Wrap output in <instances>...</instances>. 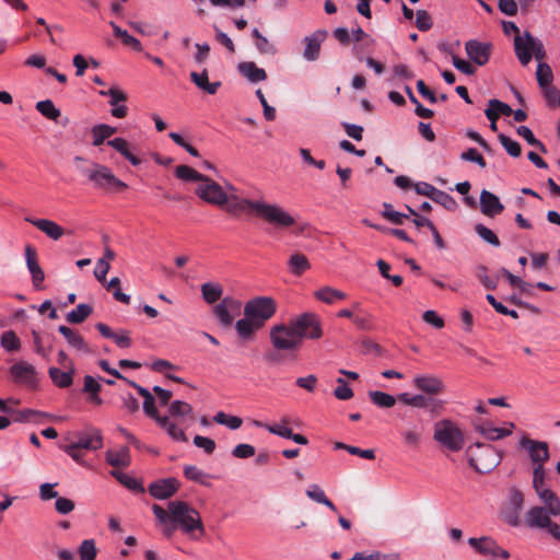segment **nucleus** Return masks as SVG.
<instances>
[{
    "mask_svg": "<svg viewBox=\"0 0 560 560\" xmlns=\"http://www.w3.org/2000/svg\"><path fill=\"white\" fill-rule=\"evenodd\" d=\"M322 336L320 319L312 312L302 313L288 323L276 324L269 331L272 348L288 355H295L301 350L304 339L317 340Z\"/></svg>",
    "mask_w": 560,
    "mask_h": 560,
    "instance_id": "1",
    "label": "nucleus"
},
{
    "mask_svg": "<svg viewBox=\"0 0 560 560\" xmlns=\"http://www.w3.org/2000/svg\"><path fill=\"white\" fill-rule=\"evenodd\" d=\"M228 199L222 209L233 217L244 213L254 214L277 229H289L296 222L290 212L277 203H268L262 199L242 198L235 194H228Z\"/></svg>",
    "mask_w": 560,
    "mask_h": 560,
    "instance_id": "2",
    "label": "nucleus"
},
{
    "mask_svg": "<svg viewBox=\"0 0 560 560\" xmlns=\"http://www.w3.org/2000/svg\"><path fill=\"white\" fill-rule=\"evenodd\" d=\"M278 304L271 296H255L244 305V318L236 320L235 331L240 339H254L255 334L277 313Z\"/></svg>",
    "mask_w": 560,
    "mask_h": 560,
    "instance_id": "3",
    "label": "nucleus"
},
{
    "mask_svg": "<svg viewBox=\"0 0 560 560\" xmlns=\"http://www.w3.org/2000/svg\"><path fill=\"white\" fill-rule=\"evenodd\" d=\"M167 511L178 525L179 530L189 539L198 541L205 536L206 528L201 515L188 502L183 500L170 501Z\"/></svg>",
    "mask_w": 560,
    "mask_h": 560,
    "instance_id": "4",
    "label": "nucleus"
},
{
    "mask_svg": "<svg viewBox=\"0 0 560 560\" xmlns=\"http://www.w3.org/2000/svg\"><path fill=\"white\" fill-rule=\"evenodd\" d=\"M433 440L442 450L457 453L464 448L465 434L457 422L443 418L433 424Z\"/></svg>",
    "mask_w": 560,
    "mask_h": 560,
    "instance_id": "5",
    "label": "nucleus"
},
{
    "mask_svg": "<svg viewBox=\"0 0 560 560\" xmlns=\"http://www.w3.org/2000/svg\"><path fill=\"white\" fill-rule=\"evenodd\" d=\"M82 173L96 189L120 192L128 188V185L120 180L106 165L94 163L91 168H84Z\"/></svg>",
    "mask_w": 560,
    "mask_h": 560,
    "instance_id": "6",
    "label": "nucleus"
},
{
    "mask_svg": "<svg viewBox=\"0 0 560 560\" xmlns=\"http://www.w3.org/2000/svg\"><path fill=\"white\" fill-rule=\"evenodd\" d=\"M468 454L469 465L479 474L491 472L502 460V454L489 444L476 443Z\"/></svg>",
    "mask_w": 560,
    "mask_h": 560,
    "instance_id": "7",
    "label": "nucleus"
},
{
    "mask_svg": "<svg viewBox=\"0 0 560 560\" xmlns=\"http://www.w3.org/2000/svg\"><path fill=\"white\" fill-rule=\"evenodd\" d=\"M514 50L522 66H527L533 56L538 61H541L546 57L542 43L535 38L529 32H524L522 35L515 36Z\"/></svg>",
    "mask_w": 560,
    "mask_h": 560,
    "instance_id": "8",
    "label": "nucleus"
},
{
    "mask_svg": "<svg viewBox=\"0 0 560 560\" xmlns=\"http://www.w3.org/2000/svg\"><path fill=\"white\" fill-rule=\"evenodd\" d=\"M552 517L555 516L549 512V509L534 505L526 512L524 522L528 528L544 529L560 542V524L553 522Z\"/></svg>",
    "mask_w": 560,
    "mask_h": 560,
    "instance_id": "9",
    "label": "nucleus"
},
{
    "mask_svg": "<svg viewBox=\"0 0 560 560\" xmlns=\"http://www.w3.org/2000/svg\"><path fill=\"white\" fill-rule=\"evenodd\" d=\"M195 194L202 201L219 208H223L224 205L229 201L228 191H225L220 184L208 176H206L205 179L197 185L195 188Z\"/></svg>",
    "mask_w": 560,
    "mask_h": 560,
    "instance_id": "10",
    "label": "nucleus"
},
{
    "mask_svg": "<svg viewBox=\"0 0 560 560\" xmlns=\"http://www.w3.org/2000/svg\"><path fill=\"white\" fill-rule=\"evenodd\" d=\"M524 502L525 497L523 492L514 486L511 487L508 491L506 504L502 510V517L506 524L512 527H517L522 524L521 513Z\"/></svg>",
    "mask_w": 560,
    "mask_h": 560,
    "instance_id": "11",
    "label": "nucleus"
},
{
    "mask_svg": "<svg viewBox=\"0 0 560 560\" xmlns=\"http://www.w3.org/2000/svg\"><path fill=\"white\" fill-rule=\"evenodd\" d=\"M468 544L478 553L488 558L487 560H508L510 557L509 551L490 537L469 538Z\"/></svg>",
    "mask_w": 560,
    "mask_h": 560,
    "instance_id": "12",
    "label": "nucleus"
},
{
    "mask_svg": "<svg viewBox=\"0 0 560 560\" xmlns=\"http://www.w3.org/2000/svg\"><path fill=\"white\" fill-rule=\"evenodd\" d=\"M10 375L14 383L35 389L38 385V374L35 366L26 361H19L11 365Z\"/></svg>",
    "mask_w": 560,
    "mask_h": 560,
    "instance_id": "13",
    "label": "nucleus"
},
{
    "mask_svg": "<svg viewBox=\"0 0 560 560\" xmlns=\"http://www.w3.org/2000/svg\"><path fill=\"white\" fill-rule=\"evenodd\" d=\"M241 301L232 298H223L214 307L213 314L223 327H229L233 324L234 318L241 314Z\"/></svg>",
    "mask_w": 560,
    "mask_h": 560,
    "instance_id": "14",
    "label": "nucleus"
},
{
    "mask_svg": "<svg viewBox=\"0 0 560 560\" xmlns=\"http://www.w3.org/2000/svg\"><path fill=\"white\" fill-rule=\"evenodd\" d=\"M520 446L527 452L533 467L545 466V463L549 459V446L547 442L524 436L520 441Z\"/></svg>",
    "mask_w": 560,
    "mask_h": 560,
    "instance_id": "15",
    "label": "nucleus"
},
{
    "mask_svg": "<svg viewBox=\"0 0 560 560\" xmlns=\"http://www.w3.org/2000/svg\"><path fill=\"white\" fill-rule=\"evenodd\" d=\"M397 399L407 406L422 409L429 408L432 412H439L444 408L443 400L427 397L422 394L410 395L408 393H401L397 396Z\"/></svg>",
    "mask_w": 560,
    "mask_h": 560,
    "instance_id": "16",
    "label": "nucleus"
},
{
    "mask_svg": "<svg viewBox=\"0 0 560 560\" xmlns=\"http://www.w3.org/2000/svg\"><path fill=\"white\" fill-rule=\"evenodd\" d=\"M101 96L109 97V105L112 106L110 114L115 118H125L128 114V107L125 105L127 94L118 86H112L108 90L98 91Z\"/></svg>",
    "mask_w": 560,
    "mask_h": 560,
    "instance_id": "17",
    "label": "nucleus"
},
{
    "mask_svg": "<svg viewBox=\"0 0 560 560\" xmlns=\"http://www.w3.org/2000/svg\"><path fill=\"white\" fill-rule=\"evenodd\" d=\"M180 483L176 478L170 477L159 479L148 487L150 495L158 500L172 498L179 489Z\"/></svg>",
    "mask_w": 560,
    "mask_h": 560,
    "instance_id": "18",
    "label": "nucleus"
},
{
    "mask_svg": "<svg viewBox=\"0 0 560 560\" xmlns=\"http://www.w3.org/2000/svg\"><path fill=\"white\" fill-rule=\"evenodd\" d=\"M465 50L472 62L485 66L490 59L491 45L471 39L465 44Z\"/></svg>",
    "mask_w": 560,
    "mask_h": 560,
    "instance_id": "19",
    "label": "nucleus"
},
{
    "mask_svg": "<svg viewBox=\"0 0 560 560\" xmlns=\"http://www.w3.org/2000/svg\"><path fill=\"white\" fill-rule=\"evenodd\" d=\"M327 37V31L317 30L304 38L305 48L303 57L307 61H315L319 58L320 47Z\"/></svg>",
    "mask_w": 560,
    "mask_h": 560,
    "instance_id": "20",
    "label": "nucleus"
},
{
    "mask_svg": "<svg viewBox=\"0 0 560 560\" xmlns=\"http://www.w3.org/2000/svg\"><path fill=\"white\" fill-rule=\"evenodd\" d=\"M412 384L427 395H439L445 389L444 382L434 375H417L413 377Z\"/></svg>",
    "mask_w": 560,
    "mask_h": 560,
    "instance_id": "21",
    "label": "nucleus"
},
{
    "mask_svg": "<svg viewBox=\"0 0 560 560\" xmlns=\"http://www.w3.org/2000/svg\"><path fill=\"white\" fill-rule=\"evenodd\" d=\"M24 252H25L26 266H27V269L32 277V283L36 289H40L42 283L44 282V279H45V275L38 264L37 252L31 245H26Z\"/></svg>",
    "mask_w": 560,
    "mask_h": 560,
    "instance_id": "22",
    "label": "nucleus"
},
{
    "mask_svg": "<svg viewBox=\"0 0 560 560\" xmlns=\"http://www.w3.org/2000/svg\"><path fill=\"white\" fill-rule=\"evenodd\" d=\"M152 512L155 516L156 523L162 526V534L165 538H171L177 529H179L176 522L171 517L172 515L159 504L152 505Z\"/></svg>",
    "mask_w": 560,
    "mask_h": 560,
    "instance_id": "23",
    "label": "nucleus"
},
{
    "mask_svg": "<svg viewBox=\"0 0 560 560\" xmlns=\"http://www.w3.org/2000/svg\"><path fill=\"white\" fill-rule=\"evenodd\" d=\"M514 423H509V427L498 428L490 422H476L475 430L482 434L486 439L495 441L503 439L512 433Z\"/></svg>",
    "mask_w": 560,
    "mask_h": 560,
    "instance_id": "24",
    "label": "nucleus"
},
{
    "mask_svg": "<svg viewBox=\"0 0 560 560\" xmlns=\"http://www.w3.org/2000/svg\"><path fill=\"white\" fill-rule=\"evenodd\" d=\"M480 210L485 215L495 217L504 210L499 197L483 189L480 194Z\"/></svg>",
    "mask_w": 560,
    "mask_h": 560,
    "instance_id": "25",
    "label": "nucleus"
},
{
    "mask_svg": "<svg viewBox=\"0 0 560 560\" xmlns=\"http://www.w3.org/2000/svg\"><path fill=\"white\" fill-rule=\"evenodd\" d=\"M25 221L36 226L40 232L45 233L54 241H58L65 234L63 228L52 220L25 218Z\"/></svg>",
    "mask_w": 560,
    "mask_h": 560,
    "instance_id": "26",
    "label": "nucleus"
},
{
    "mask_svg": "<svg viewBox=\"0 0 560 560\" xmlns=\"http://www.w3.org/2000/svg\"><path fill=\"white\" fill-rule=\"evenodd\" d=\"M72 445L78 448L96 451L103 446V436L98 429H90L85 433H81L79 440Z\"/></svg>",
    "mask_w": 560,
    "mask_h": 560,
    "instance_id": "27",
    "label": "nucleus"
},
{
    "mask_svg": "<svg viewBox=\"0 0 560 560\" xmlns=\"http://www.w3.org/2000/svg\"><path fill=\"white\" fill-rule=\"evenodd\" d=\"M238 72L249 82L257 83L267 79V73L262 68L257 67L254 61H243L237 66Z\"/></svg>",
    "mask_w": 560,
    "mask_h": 560,
    "instance_id": "28",
    "label": "nucleus"
},
{
    "mask_svg": "<svg viewBox=\"0 0 560 560\" xmlns=\"http://www.w3.org/2000/svg\"><path fill=\"white\" fill-rule=\"evenodd\" d=\"M106 143L107 145L116 150L118 153H120L133 166H138L141 164V160L132 152L130 144L126 139L114 138L112 140H107Z\"/></svg>",
    "mask_w": 560,
    "mask_h": 560,
    "instance_id": "29",
    "label": "nucleus"
},
{
    "mask_svg": "<svg viewBox=\"0 0 560 560\" xmlns=\"http://www.w3.org/2000/svg\"><path fill=\"white\" fill-rule=\"evenodd\" d=\"M105 458L115 468H126L130 465V451L127 446H122L119 450H108Z\"/></svg>",
    "mask_w": 560,
    "mask_h": 560,
    "instance_id": "30",
    "label": "nucleus"
},
{
    "mask_svg": "<svg viewBox=\"0 0 560 560\" xmlns=\"http://www.w3.org/2000/svg\"><path fill=\"white\" fill-rule=\"evenodd\" d=\"M537 497L544 505L542 508L549 509L553 516L560 515V499L555 491L549 488L541 489L536 492Z\"/></svg>",
    "mask_w": 560,
    "mask_h": 560,
    "instance_id": "31",
    "label": "nucleus"
},
{
    "mask_svg": "<svg viewBox=\"0 0 560 560\" xmlns=\"http://www.w3.org/2000/svg\"><path fill=\"white\" fill-rule=\"evenodd\" d=\"M156 423L166 431L168 436L175 442H187V436L182 428L177 425L176 422L170 419V417L164 416L158 418Z\"/></svg>",
    "mask_w": 560,
    "mask_h": 560,
    "instance_id": "32",
    "label": "nucleus"
},
{
    "mask_svg": "<svg viewBox=\"0 0 560 560\" xmlns=\"http://www.w3.org/2000/svg\"><path fill=\"white\" fill-rule=\"evenodd\" d=\"M58 331L66 338L70 347L82 352H89V347L79 332L65 325H60Z\"/></svg>",
    "mask_w": 560,
    "mask_h": 560,
    "instance_id": "33",
    "label": "nucleus"
},
{
    "mask_svg": "<svg viewBox=\"0 0 560 560\" xmlns=\"http://www.w3.org/2000/svg\"><path fill=\"white\" fill-rule=\"evenodd\" d=\"M190 79L196 84L197 88L207 92L210 95L215 94L218 92L219 88L221 86L220 81L209 82L207 70H203L200 73L192 71L190 73Z\"/></svg>",
    "mask_w": 560,
    "mask_h": 560,
    "instance_id": "34",
    "label": "nucleus"
},
{
    "mask_svg": "<svg viewBox=\"0 0 560 560\" xmlns=\"http://www.w3.org/2000/svg\"><path fill=\"white\" fill-rule=\"evenodd\" d=\"M116 127H112L107 124H97L93 126L91 129L92 144L94 147L102 145L105 140L109 139L114 133H116Z\"/></svg>",
    "mask_w": 560,
    "mask_h": 560,
    "instance_id": "35",
    "label": "nucleus"
},
{
    "mask_svg": "<svg viewBox=\"0 0 560 560\" xmlns=\"http://www.w3.org/2000/svg\"><path fill=\"white\" fill-rule=\"evenodd\" d=\"M113 28L114 36L119 38L125 46L132 48L136 51H142V45L139 39L131 36L126 30H122L115 22H109Z\"/></svg>",
    "mask_w": 560,
    "mask_h": 560,
    "instance_id": "36",
    "label": "nucleus"
},
{
    "mask_svg": "<svg viewBox=\"0 0 560 560\" xmlns=\"http://www.w3.org/2000/svg\"><path fill=\"white\" fill-rule=\"evenodd\" d=\"M288 267L292 275L302 276L306 270L311 268V264L305 255L295 253L290 256Z\"/></svg>",
    "mask_w": 560,
    "mask_h": 560,
    "instance_id": "37",
    "label": "nucleus"
},
{
    "mask_svg": "<svg viewBox=\"0 0 560 560\" xmlns=\"http://www.w3.org/2000/svg\"><path fill=\"white\" fill-rule=\"evenodd\" d=\"M306 495L307 498H310L311 500H313L314 502L316 503H320V504H324L325 506H327L328 509H330L331 511L336 512L337 511V508L336 505L334 504L332 501H330L324 490L316 483H313V485H310L306 489Z\"/></svg>",
    "mask_w": 560,
    "mask_h": 560,
    "instance_id": "38",
    "label": "nucleus"
},
{
    "mask_svg": "<svg viewBox=\"0 0 560 560\" xmlns=\"http://www.w3.org/2000/svg\"><path fill=\"white\" fill-rule=\"evenodd\" d=\"M314 295L317 300H319L326 304H332L337 300H345L347 298L345 292L334 289L331 287H324V288L315 291Z\"/></svg>",
    "mask_w": 560,
    "mask_h": 560,
    "instance_id": "39",
    "label": "nucleus"
},
{
    "mask_svg": "<svg viewBox=\"0 0 560 560\" xmlns=\"http://www.w3.org/2000/svg\"><path fill=\"white\" fill-rule=\"evenodd\" d=\"M201 294L207 303L213 304L221 299L223 288L218 282H206L201 285Z\"/></svg>",
    "mask_w": 560,
    "mask_h": 560,
    "instance_id": "40",
    "label": "nucleus"
},
{
    "mask_svg": "<svg viewBox=\"0 0 560 560\" xmlns=\"http://www.w3.org/2000/svg\"><path fill=\"white\" fill-rule=\"evenodd\" d=\"M48 373L54 384L60 388H67L71 386L73 382L72 371H62L58 368H49Z\"/></svg>",
    "mask_w": 560,
    "mask_h": 560,
    "instance_id": "41",
    "label": "nucleus"
},
{
    "mask_svg": "<svg viewBox=\"0 0 560 560\" xmlns=\"http://www.w3.org/2000/svg\"><path fill=\"white\" fill-rule=\"evenodd\" d=\"M92 313H93V308L90 304L81 303L74 310H72L71 312H69L66 315V319L70 324H81Z\"/></svg>",
    "mask_w": 560,
    "mask_h": 560,
    "instance_id": "42",
    "label": "nucleus"
},
{
    "mask_svg": "<svg viewBox=\"0 0 560 560\" xmlns=\"http://www.w3.org/2000/svg\"><path fill=\"white\" fill-rule=\"evenodd\" d=\"M177 178L184 182H198L199 184L205 179L206 175L197 172L195 168L187 165H178L175 168Z\"/></svg>",
    "mask_w": 560,
    "mask_h": 560,
    "instance_id": "43",
    "label": "nucleus"
},
{
    "mask_svg": "<svg viewBox=\"0 0 560 560\" xmlns=\"http://www.w3.org/2000/svg\"><path fill=\"white\" fill-rule=\"evenodd\" d=\"M371 401L380 408H392L396 404V397L381 390L369 392Z\"/></svg>",
    "mask_w": 560,
    "mask_h": 560,
    "instance_id": "44",
    "label": "nucleus"
},
{
    "mask_svg": "<svg viewBox=\"0 0 560 560\" xmlns=\"http://www.w3.org/2000/svg\"><path fill=\"white\" fill-rule=\"evenodd\" d=\"M83 392L90 394V400L92 402L96 405H101L103 402L98 395L101 392V385L93 376H84Z\"/></svg>",
    "mask_w": 560,
    "mask_h": 560,
    "instance_id": "45",
    "label": "nucleus"
},
{
    "mask_svg": "<svg viewBox=\"0 0 560 560\" xmlns=\"http://www.w3.org/2000/svg\"><path fill=\"white\" fill-rule=\"evenodd\" d=\"M35 107L40 115L54 121H57L61 115L60 109L57 108L50 100L39 101L36 103Z\"/></svg>",
    "mask_w": 560,
    "mask_h": 560,
    "instance_id": "46",
    "label": "nucleus"
},
{
    "mask_svg": "<svg viewBox=\"0 0 560 560\" xmlns=\"http://www.w3.org/2000/svg\"><path fill=\"white\" fill-rule=\"evenodd\" d=\"M110 475L119 481L122 486L128 488L129 490L136 491V492H144V488L142 487L141 482L132 477H129L128 475L120 472L118 470H112Z\"/></svg>",
    "mask_w": 560,
    "mask_h": 560,
    "instance_id": "47",
    "label": "nucleus"
},
{
    "mask_svg": "<svg viewBox=\"0 0 560 560\" xmlns=\"http://www.w3.org/2000/svg\"><path fill=\"white\" fill-rule=\"evenodd\" d=\"M42 415H43L42 412L34 410V409H28V408L21 409V410L12 408V410L10 412V416L12 418L11 421L18 422V423H26V422L35 421V418L38 416H42Z\"/></svg>",
    "mask_w": 560,
    "mask_h": 560,
    "instance_id": "48",
    "label": "nucleus"
},
{
    "mask_svg": "<svg viewBox=\"0 0 560 560\" xmlns=\"http://www.w3.org/2000/svg\"><path fill=\"white\" fill-rule=\"evenodd\" d=\"M254 424L258 428L266 429L269 433L278 435L283 439H288L290 436L292 429L287 427L285 424L278 422V423H262L260 421H254Z\"/></svg>",
    "mask_w": 560,
    "mask_h": 560,
    "instance_id": "49",
    "label": "nucleus"
},
{
    "mask_svg": "<svg viewBox=\"0 0 560 560\" xmlns=\"http://www.w3.org/2000/svg\"><path fill=\"white\" fill-rule=\"evenodd\" d=\"M214 422L228 427L230 430H237L241 428L243 420L237 416L226 415L223 411H219L213 417Z\"/></svg>",
    "mask_w": 560,
    "mask_h": 560,
    "instance_id": "50",
    "label": "nucleus"
},
{
    "mask_svg": "<svg viewBox=\"0 0 560 560\" xmlns=\"http://www.w3.org/2000/svg\"><path fill=\"white\" fill-rule=\"evenodd\" d=\"M431 200L450 211H454L457 208V202L454 197L438 188L435 189Z\"/></svg>",
    "mask_w": 560,
    "mask_h": 560,
    "instance_id": "51",
    "label": "nucleus"
},
{
    "mask_svg": "<svg viewBox=\"0 0 560 560\" xmlns=\"http://www.w3.org/2000/svg\"><path fill=\"white\" fill-rule=\"evenodd\" d=\"M184 476L186 479L198 482L200 485H208L207 479L209 478V475L206 474L203 470L199 469L197 466L194 465H186L184 467Z\"/></svg>",
    "mask_w": 560,
    "mask_h": 560,
    "instance_id": "52",
    "label": "nucleus"
},
{
    "mask_svg": "<svg viewBox=\"0 0 560 560\" xmlns=\"http://www.w3.org/2000/svg\"><path fill=\"white\" fill-rule=\"evenodd\" d=\"M252 36L255 38V46L260 54H276L275 46L257 28L252 31Z\"/></svg>",
    "mask_w": 560,
    "mask_h": 560,
    "instance_id": "53",
    "label": "nucleus"
},
{
    "mask_svg": "<svg viewBox=\"0 0 560 560\" xmlns=\"http://www.w3.org/2000/svg\"><path fill=\"white\" fill-rule=\"evenodd\" d=\"M168 412L171 417H192V407L186 401L174 400L170 405Z\"/></svg>",
    "mask_w": 560,
    "mask_h": 560,
    "instance_id": "54",
    "label": "nucleus"
},
{
    "mask_svg": "<svg viewBox=\"0 0 560 560\" xmlns=\"http://www.w3.org/2000/svg\"><path fill=\"white\" fill-rule=\"evenodd\" d=\"M0 343L1 347L9 352L18 351L21 347L19 337L12 330L4 331L1 335Z\"/></svg>",
    "mask_w": 560,
    "mask_h": 560,
    "instance_id": "55",
    "label": "nucleus"
},
{
    "mask_svg": "<svg viewBox=\"0 0 560 560\" xmlns=\"http://www.w3.org/2000/svg\"><path fill=\"white\" fill-rule=\"evenodd\" d=\"M475 275L486 289H488V290L497 289L498 279L492 278L488 275V268L485 265L477 266Z\"/></svg>",
    "mask_w": 560,
    "mask_h": 560,
    "instance_id": "56",
    "label": "nucleus"
},
{
    "mask_svg": "<svg viewBox=\"0 0 560 560\" xmlns=\"http://www.w3.org/2000/svg\"><path fill=\"white\" fill-rule=\"evenodd\" d=\"M352 323L355 325L358 329L364 331H371L374 328L373 316L368 312L355 313Z\"/></svg>",
    "mask_w": 560,
    "mask_h": 560,
    "instance_id": "57",
    "label": "nucleus"
},
{
    "mask_svg": "<svg viewBox=\"0 0 560 560\" xmlns=\"http://www.w3.org/2000/svg\"><path fill=\"white\" fill-rule=\"evenodd\" d=\"M79 556L81 560H95L97 551L94 539H85L81 542Z\"/></svg>",
    "mask_w": 560,
    "mask_h": 560,
    "instance_id": "58",
    "label": "nucleus"
},
{
    "mask_svg": "<svg viewBox=\"0 0 560 560\" xmlns=\"http://www.w3.org/2000/svg\"><path fill=\"white\" fill-rule=\"evenodd\" d=\"M499 140H500V143L502 144V147L504 148V150L513 158H518L522 153V149H521V145L517 141L511 139L510 137L503 135V133H500L499 135Z\"/></svg>",
    "mask_w": 560,
    "mask_h": 560,
    "instance_id": "59",
    "label": "nucleus"
},
{
    "mask_svg": "<svg viewBox=\"0 0 560 560\" xmlns=\"http://www.w3.org/2000/svg\"><path fill=\"white\" fill-rule=\"evenodd\" d=\"M516 132L520 137L525 139L528 144L537 147L544 153L547 151L545 144L535 138L533 131L527 126L517 127Z\"/></svg>",
    "mask_w": 560,
    "mask_h": 560,
    "instance_id": "60",
    "label": "nucleus"
},
{
    "mask_svg": "<svg viewBox=\"0 0 560 560\" xmlns=\"http://www.w3.org/2000/svg\"><path fill=\"white\" fill-rule=\"evenodd\" d=\"M476 233L481 237L485 242L491 244L494 247L500 246V241L494 232L481 223L476 224L475 226Z\"/></svg>",
    "mask_w": 560,
    "mask_h": 560,
    "instance_id": "61",
    "label": "nucleus"
},
{
    "mask_svg": "<svg viewBox=\"0 0 560 560\" xmlns=\"http://www.w3.org/2000/svg\"><path fill=\"white\" fill-rule=\"evenodd\" d=\"M536 77H537L538 84L540 86L549 85L553 78L551 68L547 63L539 61V63L537 66Z\"/></svg>",
    "mask_w": 560,
    "mask_h": 560,
    "instance_id": "62",
    "label": "nucleus"
},
{
    "mask_svg": "<svg viewBox=\"0 0 560 560\" xmlns=\"http://www.w3.org/2000/svg\"><path fill=\"white\" fill-rule=\"evenodd\" d=\"M486 109H491L492 113H494L497 115V117L499 118L501 115L502 116H510L512 115L513 113V109L511 108V106L506 103H503L497 98H491L488 103V107Z\"/></svg>",
    "mask_w": 560,
    "mask_h": 560,
    "instance_id": "63",
    "label": "nucleus"
},
{
    "mask_svg": "<svg viewBox=\"0 0 560 560\" xmlns=\"http://www.w3.org/2000/svg\"><path fill=\"white\" fill-rule=\"evenodd\" d=\"M546 469L545 466L533 467V488L535 492L548 488L546 485Z\"/></svg>",
    "mask_w": 560,
    "mask_h": 560,
    "instance_id": "64",
    "label": "nucleus"
}]
</instances>
